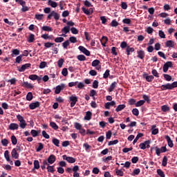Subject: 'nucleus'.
<instances>
[{"label":"nucleus","mask_w":177,"mask_h":177,"mask_svg":"<svg viewBox=\"0 0 177 177\" xmlns=\"http://www.w3.org/2000/svg\"><path fill=\"white\" fill-rule=\"evenodd\" d=\"M75 128L79 131V133H81L83 136L85 135V129L82 128V124L75 122Z\"/></svg>","instance_id":"f257e3e1"},{"label":"nucleus","mask_w":177,"mask_h":177,"mask_svg":"<svg viewBox=\"0 0 177 177\" xmlns=\"http://www.w3.org/2000/svg\"><path fill=\"white\" fill-rule=\"evenodd\" d=\"M52 17H54L55 20H59L60 19V15H59V13L56 12V11H52L48 15V20H50Z\"/></svg>","instance_id":"f03ea898"},{"label":"nucleus","mask_w":177,"mask_h":177,"mask_svg":"<svg viewBox=\"0 0 177 177\" xmlns=\"http://www.w3.org/2000/svg\"><path fill=\"white\" fill-rule=\"evenodd\" d=\"M69 100L71 102V107H74L78 102V97L76 95H71L69 97Z\"/></svg>","instance_id":"7ed1b4c3"},{"label":"nucleus","mask_w":177,"mask_h":177,"mask_svg":"<svg viewBox=\"0 0 177 177\" xmlns=\"http://www.w3.org/2000/svg\"><path fill=\"white\" fill-rule=\"evenodd\" d=\"M31 67V64H25L24 65H22L21 66H19L18 68V71H19V73H23L24 71H26V70H27V68Z\"/></svg>","instance_id":"20e7f679"},{"label":"nucleus","mask_w":177,"mask_h":177,"mask_svg":"<svg viewBox=\"0 0 177 177\" xmlns=\"http://www.w3.org/2000/svg\"><path fill=\"white\" fill-rule=\"evenodd\" d=\"M64 88H66V84H61L60 85L57 86L55 88V93L59 95V93H60V92H62Z\"/></svg>","instance_id":"39448f33"},{"label":"nucleus","mask_w":177,"mask_h":177,"mask_svg":"<svg viewBox=\"0 0 177 177\" xmlns=\"http://www.w3.org/2000/svg\"><path fill=\"white\" fill-rule=\"evenodd\" d=\"M78 49H79V50H80V52H82V53L86 55V56H91V52H89V50H88L86 48H85V47H84L82 46H80L78 47Z\"/></svg>","instance_id":"423d86ee"},{"label":"nucleus","mask_w":177,"mask_h":177,"mask_svg":"<svg viewBox=\"0 0 177 177\" xmlns=\"http://www.w3.org/2000/svg\"><path fill=\"white\" fill-rule=\"evenodd\" d=\"M172 62H167L163 66V73H167L169 67H172Z\"/></svg>","instance_id":"0eeeda50"},{"label":"nucleus","mask_w":177,"mask_h":177,"mask_svg":"<svg viewBox=\"0 0 177 177\" xmlns=\"http://www.w3.org/2000/svg\"><path fill=\"white\" fill-rule=\"evenodd\" d=\"M161 89H162V91H165L167 89H174V88L172 86V84L168 83L167 84L162 85Z\"/></svg>","instance_id":"6e6552de"},{"label":"nucleus","mask_w":177,"mask_h":177,"mask_svg":"<svg viewBox=\"0 0 177 177\" xmlns=\"http://www.w3.org/2000/svg\"><path fill=\"white\" fill-rule=\"evenodd\" d=\"M11 156L12 158H15V160H17L19 158V153H17V151L16 149H13L11 152Z\"/></svg>","instance_id":"1a4fd4ad"},{"label":"nucleus","mask_w":177,"mask_h":177,"mask_svg":"<svg viewBox=\"0 0 177 177\" xmlns=\"http://www.w3.org/2000/svg\"><path fill=\"white\" fill-rule=\"evenodd\" d=\"M56 161V156L55 155H50L48 158V164H53Z\"/></svg>","instance_id":"9d476101"},{"label":"nucleus","mask_w":177,"mask_h":177,"mask_svg":"<svg viewBox=\"0 0 177 177\" xmlns=\"http://www.w3.org/2000/svg\"><path fill=\"white\" fill-rule=\"evenodd\" d=\"M37 107H39V103L38 102L31 103L29 105V109H30V110H34L35 109H37Z\"/></svg>","instance_id":"9b49d317"},{"label":"nucleus","mask_w":177,"mask_h":177,"mask_svg":"<svg viewBox=\"0 0 177 177\" xmlns=\"http://www.w3.org/2000/svg\"><path fill=\"white\" fill-rule=\"evenodd\" d=\"M9 129H10L11 131H15L16 129H19V124H17L16 123H11L9 125Z\"/></svg>","instance_id":"f8f14e48"},{"label":"nucleus","mask_w":177,"mask_h":177,"mask_svg":"<svg viewBox=\"0 0 177 177\" xmlns=\"http://www.w3.org/2000/svg\"><path fill=\"white\" fill-rule=\"evenodd\" d=\"M165 139L167 140L169 147H174V142H172V140H171V137L166 136Z\"/></svg>","instance_id":"ddd939ff"},{"label":"nucleus","mask_w":177,"mask_h":177,"mask_svg":"<svg viewBox=\"0 0 177 177\" xmlns=\"http://www.w3.org/2000/svg\"><path fill=\"white\" fill-rule=\"evenodd\" d=\"M113 106H115V102L114 101H111V102H106L105 104V109H106V110H110V107Z\"/></svg>","instance_id":"4468645a"},{"label":"nucleus","mask_w":177,"mask_h":177,"mask_svg":"<svg viewBox=\"0 0 177 177\" xmlns=\"http://www.w3.org/2000/svg\"><path fill=\"white\" fill-rule=\"evenodd\" d=\"M108 41H109V38H107V37L106 36H103L100 39L102 46H106V44H107Z\"/></svg>","instance_id":"2eb2a0df"},{"label":"nucleus","mask_w":177,"mask_h":177,"mask_svg":"<svg viewBox=\"0 0 177 177\" xmlns=\"http://www.w3.org/2000/svg\"><path fill=\"white\" fill-rule=\"evenodd\" d=\"M151 133L152 135H157L158 133V129L156 128V125L151 127Z\"/></svg>","instance_id":"dca6fc26"},{"label":"nucleus","mask_w":177,"mask_h":177,"mask_svg":"<svg viewBox=\"0 0 177 177\" xmlns=\"http://www.w3.org/2000/svg\"><path fill=\"white\" fill-rule=\"evenodd\" d=\"M138 57H139V59H145V51L143 50H138Z\"/></svg>","instance_id":"f3484780"},{"label":"nucleus","mask_w":177,"mask_h":177,"mask_svg":"<svg viewBox=\"0 0 177 177\" xmlns=\"http://www.w3.org/2000/svg\"><path fill=\"white\" fill-rule=\"evenodd\" d=\"M166 46H167V48H174V46H175V44L172 40H168L166 42Z\"/></svg>","instance_id":"a211bd4d"},{"label":"nucleus","mask_w":177,"mask_h":177,"mask_svg":"<svg viewBox=\"0 0 177 177\" xmlns=\"http://www.w3.org/2000/svg\"><path fill=\"white\" fill-rule=\"evenodd\" d=\"M117 86V82H113L111 84V86H110V87H109V92H113V91H114V89L115 88V86Z\"/></svg>","instance_id":"6ab92c4d"},{"label":"nucleus","mask_w":177,"mask_h":177,"mask_svg":"<svg viewBox=\"0 0 177 177\" xmlns=\"http://www.w3.org/2000/svg\"><path fill=\"white\" fill-rule=\"evenodd\" d=\"M48 5L51 6V8H57V3L56 1H53L52 0L48 1Z\"/></svg>","instance_id":"aec40b11"},{"label":"nucleus","mask_w":177,"mask_h":177,"mask_svg":"<svg viewBox=\"0 0 177 177\" xmlns=\"http://www.w3.org/2000/svg\"><path fill=\"white\" fill-rule=\"evenodd\" d=\"M77 59L80 60V62H85L86 60V57L84 55H79L77 57Z\"/></svg>","instance_id":"412c9836"},{"label":"nucleus","mask_w":177,"mask_h":177,"mask_svg":"<svg viewBox=\"0 0 177 177\" xmlns=\"http://www.w3.org/2000/svg\"><path fill=\"white\" fill-rule=\"evenodd\" d=\"M34 41H35V36L34 35V34H30L29 37L28 38V42H34Z\"/></svg>","instance_id":"4be33fe9"},{"label":"nucleus","mask_w":177,"mask_h":177,"mask_svg":"<svg viewBox=\"0 0 177 177\" xmlns=\"http://www.w3.org/2000/svg\"><path fill=\"white\" fill-rule=\"evenodd\" d=\"M23 85L24 86H25L26 88H34V86H32V84H31L30 83H28V82H23Z\"/></svg>","instance_id":"5701e85b"},{"label":"nucleus","mask_w":177,"mask_h":177,"mask_svg":"<svg viewBox=\"0 0 177 177\" xmlns=\"http://www.w3.org/2000/svg\"><path fill=\"white\" fill-rule=\"evenodd\" d=\"M19 127L22 129H24V128H26V127H27V123H26V120L24 119L21 122H19Z\"/></svg>","instance_id":"b1692460"},{"label":"nucleus","mask_w":177,"mask_h":177,"mask_svg":"<svg viewBox=\"0 0 177 177\" xmlns=\"http://www.w3.org/2000/svg\"><path fill=\"white\" fill-rule=\"evenodd\" d=\"M124 109H125V104H120L115 109V111L118 113L119 111L124 110Z\"/></svg>","instance_id":"393cba45"},{"label":"nucleus","mask_w":177,"mask_h":177,"mask_svg":"<svg viewBox=\"0 0 177 177\" xmlns=\"http://www.w3.org/2000/svg\"><path fill=\"white\" fill-rule=\"evenodd\" d=\"M4 157L6 161H10V156H9V151L6 150L4 152Z\"/></svg>","instance_id":"a878e982"},{"label":"nucleus","mask_w":177,"mask_h":177,"mask_svg":"<svg viewBox=\"0 0 177 177\" xmlns=\"http://www.w3.org/2000/svg\"><path fill=\"white\" fill-rule=\"evenodd\" d=\"M50 127H51V128L55 131L59 129V126H57V124H56L54 122H50Z\"/></svg>","instance_id":"bb28decb"},{"label":"nucleus","mask_w":177,"mask_h":177,"mask_svg":"<svg viewBox=\"0 0 177 177\" xmlns=\"http://www.w3.org/2000/svg\"><path fill=\"white\" fill-rule=\"evenodd\" d=\"M91 117H92V113H91V111H88L86 113L84 119L86 120L87 121H89V120H91Z\"/></svg>","instance_id":"cd10ccee"},{"label":"nucleus","mask_w":177,"mask_h":177,"mask_svg":"<svg viewBox=\"0 0 177 177\" xmlns=\"http://www.w3.org/2000/svg\"><path fill=\"white\" fill-rule=\"evenodd\" d=\"M126 51H127V56H129L130 53L135 52V48H132V47L131 48V47L128 46V47L127 48Z\"/></svg>","instance_id":"c85d7f7f"},{"label":"nucleus","mask_w":177,"mask_h":177,"mask_svg":"<svg viewBox=\"0 0 177 177\" xmlns=\"http://www.w3.org/2000/svg\"><path fill=\"white\" fill-rule=\"evenodd\" d=\"M142 136H143V133H139L133 142V145H135V143H136V142H138V140H139V138H142Z\"/></svg>","instance_id":"c756f323"},{"label":"nucleus","mask_w":177,"mask_h":177,"mask_svg":"<svg viewBox=\"0 0 177 177\" xmlns=\"http://www.w3.org/2000/svg\"><path fill=\"white\" fill-rule=\"evenodd\" d=\"M99 64H100V61H99V59H95L93 61L91 66H93V67H96L99 66Z\"/></svg>","instance_id":"7c9ffc66"},{"label":"nucleus","mask_w":177,"mask_h":177,"mask_svg":"<svg viewBox=\"0 0 177 177\" xmlns=\"http://www.w3.org/2000/svg\"><path fill=\"white\" fill-rule=\"evenodd\" d=\"M161 110L164 113H166V111H169V106H168L167 105H163L161 106Z\"/></svg>","instance_id":"2f4dec72"},{"label":"nucleus","mask_w":177,"mask_h":177,"mask_svg":"<svg viewBox=\"0 0 177 177\" xmlns=\"http://www.w3.org/2000/svg\"><path fill=\"white\" fill-rule=\"evenodd\" d=\"M66 161H68V162H70L71 164H74V162H75V158H73V157H70L68 156L66 158Z\"/></svg>","instance_id":"473e14b6"},{"label":"nucleus","mask_w":177,"mask_h":177,"mask_svg":"<svg viewBox=\"0 0 177 177\" xmlns=\"http://www.w3.org/2000/svg\"><path fill=\"white\" fill-rule=\"evenodd\" d=\"M26 100H28V102H30V100H32V93L31 92L28 93L26 95Z\"/></svg>","instance_id":"72a5a7b5"},{"label":"nucleus","mask_w":177,"mask_h":177,"mask_svg":"<svg viewBox=\"0 0 177 177\" xmlns=\"http://www.w3.org/2000/svg\"><path fill=\"white\" fill-rule=\"evenodd\" d=\"M11 142L14 145H17V138H16V136H11Z\"/></svg>","instance_id":"f704fd0d"},{"label":"nucleus","mask_w":177,"mask_h":177,"mask_svg":"<svg viewBox=\"0 0 177 177\" xmlns=\"http://www.w3.org/2000/svg\"><path fill=\"white\" fill-rule=\"evenodd\" d=\"M53 145H55V146H57V147H59L60 141L57 138H53Z\"/></svg>","instance_id":"c9c22d12"},{"label":"nucleus","mask_w":177,"mask_h":177,"mask_svg":"<svg viewBox=\"0 0 177 177\" xmlns=\"http://www.w3.org/2000/svg\"><path fill=\"white\" fill-rule=\"evenodd\" d=\"M1 144L3 145V146L6 147V146H8V145H9V141L8 140V139L4 138L1 140Z\"/></svg>","instance_id":"e433bc0d"},{"label":"nucleus","mask_w":177,"mask_h":177,"mask_svg":"<svg viewBox=\"0 0 177 177\" xmlns=\"http://www.w3.org/2000/svg\"><path fill=\"white\" fill-rule=\"evenodd\" d=\"M115 174H116V175H118V176H124V171H122V170H121V169H116Z\"/></svg>","instance_id":"4c0bfd02"},{"label":"nucleus","mask_w":177,"mask_h":177,"mask_svg":"<svg viewBox=\"0 0 177 177\" xmlns=\"http://www.w3.org/2000/svg\"><path fill=\"white\" fill-rule=\"evenodd\" d=\"M157 174L160 177H165V174H164V171H162V170L160 169H157Z\"/></svg>","instance_id":"58836bf2"},{"label":"nucleus","mask_w":177,"mask_h":177,"mask_svg":"<svg viewBox=\"0 0 177 177\" xmlns=\"http://www.w3.org/2000/svg\"><path fill=\"white\" fill-rule=\"evenodd\" d=\"M62 31L65 34H68V32H70V27L65 26L64 28L62 29Z\"/></svg>","instance_id":"ea45409f"},{"label":"nucleus","mask_w":177,"mask_h":177,"mask_svg":"<svg viewBox=\"0 0 177 177\" xmlns=\"http://www.w3.org/2000/svg\"><path fill=\"white\" fill-rule=\"evenodd\" d=\"M145 104V100H140L136 102V107H140V106H143Z\"/></svg>","instance_id":"a19ab883"},{"label":"nucleus","mask_w":177,"mask_h":177,"mask_svg":"<svg viewBox=\"0 0 177 177\" xmlns=\"http://www.w3.org/2000/svg\"><path fill=\"white\" fill-rule=\"evenodd\" d=\"M48 66V63L46 62H41L39 66V68H45Z\"/></svg>","instance_id":"79ce46f5"},{"label":"nucleus","mask_w":177,"mask_h":177,"mask_svg":"<svg viewBox=\"0 0 177 177\" xmlns=\"http://www.w3.org/2000/svg\"><path fill=\"white\" fill-rule=\"evenodd\" d=\"M34 168L35 169H39V161L38 160L34 161Z\"/></svg>","instance_id":"37998d69"},{"label":"nucleus","mask_w":177,"mask_h":177,"mask_svg":"<svg viewBox=\"0 0 177 177\" xmlns=\"http://www.w3.org/2000/svg\"><path fill=\"white\" fill-rule=\"evenodd\" d=\"M145 79L148 82H151L154 80V77L153 75H149L146 76Z\"/></svg>","instance_id":"c03bdc74"},{"label":"nucleus","mask_w":177,"mask_h":177,"mask_svg":"<svg viewBox=\"0 0 177 177\" xmlns=\"http://www.w3.org/2000/svg\"><path fill=\"white\" fill-rule=\"evenodd\" d=\"M98 87H99V82L97 80H95L93 82V88H94V89H97Z\"/></svg>","instance_id":"a18cd8bd"},{"label":"nucleus","mask_w":177,"mask_h":177,"mask_svg":"<svg viewBox=\"0 0 177 177\" xmlns=\"http://www.w3.org/2000/svg\"><path fill=\"white\" fill-rule=\"evenodd\" d=\"M70 45V41L66 40L62 44V46L64 49H67V46Z\"/></svg>","instance_id":"49530a36"},{"label":"nucleus","mask_w":177,"mask_h":177,"mask_svg":"<svg viewBox=\"0 0 177 177\" xmlns=\"http://www.w3.org/2000/svg\"><path fill=\"white\" fill-rule=\"evenodd\" d=\"M62 75H64V77H67V75H68V71H67V68H63L62 71Z\"/></svg>","instance_id":"de8ad7c7"},{"label":"nucleus","mask_w":177,"mask_h":177,"mask_svg":"<svg viewBox=\"0 0 177 177\" xmlns=\"http://www.w3.org/2000/svg\"><path fill=\"white\" fill-rule=\"evenodd\" d=\"M38 78V75H29V80H31L32 81H35Z\"/></svg>","instance_id":"09e8293b"},{"label":"nucleus","mask_w":177,"mask_h":177,"mask_svg":"<svg viewBox=\"0 0 177 177\" xmlns=\"http://www.w3.org/2000/svg\"><path fill=\"white\" fill-rule=\"evenodd\" d=\"M30 133L33 138H36V136H38V132L36 130H31Z\"/></svg>","instance_id":"8fccbe9b"},{"label":"nucleus","mask_w":177,"mask_h":177,"mask_svg":"<svg viewBox=\"0 0 177 177\" xmlns=\"http://www.w3.org/2000/svg\"><path fill=\"white\" fill-rule=\"evenodd\" d=\"M118 143V140H114L113 141H109L108 145L109 146H113V145H117Z\"/></svg>","instance_id":"3c124183"},{"label":"nucleus","mask_w":177,"mask_h":177,"mask_svg":"<svg viewBox=\"0 0 177 177\" xmlns=\"http://www.w3.org/2000/svg\"><path fill=\"white\" fill-rule=\"evenodd\" d=\"M42 30L43 31H52V28L47 26H44L42 27Z\"/></svg>","instance_id":"603ef678"},{"label":"nucleus","mask_w":177,"mask_h":177,"mask_svg":"<svg viewBox=\"0 0 177 177\" xmlns=\"http://www.w3.org/2000/svg\"><path fill=\"white\" fill-rule=\"evenodd\" d=\"M63 41H64V38L63 37H57L55 39V42H57V43L63 42Z\"/></svg>","instance_id":"864d4df0"},{"label":"nucleus","mask_w":177,"mask_h":177,"mask_svg":"<svg viewBox=\"0 0 177 177\" xmlns=\"http://www.w3.org/2000/svg\"><path fill=\"white\" fill-rule=\"evenodd\" d=\"M47 170H48V172H51L52 174L55 172V169L53 168V166H48Z\"/></svg>","instance_id":"5fc2aeb1"},{"label":"nucleus","mask_w":177,"mask_h":177,"mask_svg":"<svg viewBox=\"0 0 177 177\" xmlns=\"http://www.w3.org/2000/svg\"><path fill=\"white\" fill-rule=\"evenodd\" d=\"M64 63V59H60L58 61V66L61 68V67H63V64Z\"/></svg>","instance_id":"6e6d98bb"},{"label":"nucleus","mask_w":177,"mask_h":177,"mask_svg":"<svg viewBox=\"0 0 177 177\" xmlns=\"http://www.w3.org/2000/svg\"><path fill=\"white\" fill-rule=\"evenodd\" d=\"M132 113L133 115H136V116L139 115V110L138 109H133Z\"/></svg>","instance_id":"4d7b16f0"},{"label":"nucleus","mask_w":177,"mask_h":177,"mask_svg":"<svg viewBox=\"0 0 177 177\" xmlns=\"http://www.w3.org/2000/svg\"><path fill=\"white\" fill-rule=\"evenodd\" d=\"M69 41L70 42H71L72 44H75V42H77V37H71L69 38Z\"/></svg>","instance_id":"13d9d810"},{"label":"nucleus","mask_w":177,"mask_h":177,"mask_svg":"<svg viewBox=\"0 0 177 177\" xmlns=\"http://www.w3.org/2000/svg\"><path fill=\"white\" fill-rule=\"evenodd\" d=\"M35 18L37 20H42L44 19V15L42 14L35 15Z\"/></svg>","instance_id":"bf43d9fd"},{"label":"nucleus","mask_w":177,"mask_h":177,"mask_svg":"<svg viewBox=\"0 0 177 177\" xmlns=\"http://www.w3.org/2000/svg\"><path fill=\"white\" fill-rule=\"evenodd\" d=\"M23 59V55H19L18 57H17L16 58V63H20L22 61Z\"/></svg>","instance_id":"052dcab7"},{"label":"nucleus","mask_w":177,"mask_h":177,"mask_svg":"<svg viewBox=\"0 0 177 177\" xmlns=\"http://www.w3.org/2000/svg\"><path fill=\"white\" fill-rule=\"evenodd\" d=\"M147 34H153V31H154V30L153 29V28L151 27H148L146 30Z\"/></svg>","instance_id":"680f3d73"},{"label":"nucleus","mask_w":177,"mask_h":177,"mask_svg":"<svg viewBox=\"0 0 177 177\" xmlns=\"http://www.w3.org/2000/svg\"><path fill=\"white\" fill-rule=\"evenodd\" d=\"M164 78H165V80H166V81H171V80H172V77H171V75H167V74L164 75Z\"/></svg>","instance_id":"e2e57ef3"},{"label":"nucleus","mask_w":177,"mask_h":177,"mask_svg":"<svg viewBox=\"0 0 177 177\" xmlns=\"http://www.w3.org/2000/svg\"><path fill=\"white\" fill-rule=\"evenodd\" d=\"M71 31L72 32V34H75V35H77L78 34V30L76 28L73 27V28H71Z\"/></svg>","instance_id":"0e129e2a"},{"label":"nucleus","mask_w":177,"mask_h":177,"mask_svg":"<svg viewBox=\"0 0 177 177\" xmlns=\"http://www.w3.org/2000/svg\"><path fill=\"white\" fill-rule=\"evenodd\" d=\"M140 174V169H136L133 171L132 175H139Z\"/></svg>","instance_id":"69168bd1"},{"label":"nucleus","mask_w":177,"mask_h":177,"mask_svg":"<svg viewBox=\"0 0 177 177\" xmlns=\"http://www.w3.org/2000/svg\"><path fill=\"white\" fill-rule=\"evenodd\" d=\"M159 37L160 38H165V33H164V31L159 30Z\"/></svg>","instance_id":"338daca9"},{"label":"nucleus","mask_w":177,"mask_h":177,"mask_svg":"<svg viewBox=\"0 0 177 177\" xmlns=\"http://www.w3.org/2000/svg\"><path fill=\"white\" fill-rule=\"evenodd\" d=\"M111 135H113V133H111V131H109L106 134V139H111Z\"/></svg>","instance_id":"774afa93"}]
</instances>
